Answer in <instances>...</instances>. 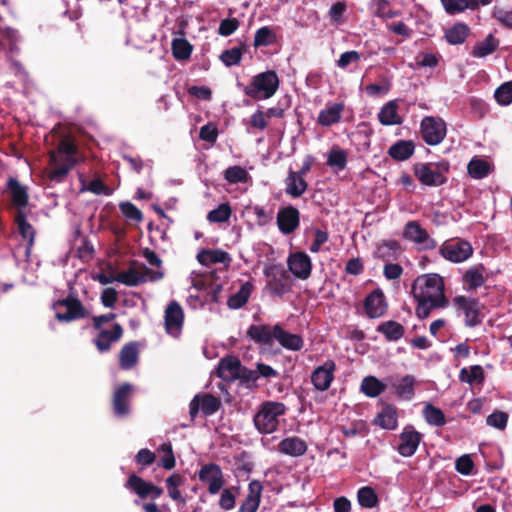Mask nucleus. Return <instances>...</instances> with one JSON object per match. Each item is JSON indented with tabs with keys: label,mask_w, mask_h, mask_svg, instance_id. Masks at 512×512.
Instances as JSON below:
<instances>
[{
	"label": "nucleus",
	"mask_w": 512,
	"mask_h": 512,
	"mask_svg": "<svg viewBox=\"0 0 512 512\" xmlns=\"http://www.w3.org/2000/svg\"><path fill=\"white\" fill-rule=\"evenodd\" d=\"M459 380L469 385H481L485 380V373L480 365H472L468 368L464 367L459 372Z\"/></svg>",
	"instance_id": "nucleus-46"
},
{
	"label": "nucleus",
	"mask_w": 512,
	"mask_h": 512,
	"mask_svg": "<svg viewBox=\"0 0 512 512\" xmlns=\"http://www.w3.org/2000/svg\"><path fill=\"white\" fill-rule=\"evenodd\" d=\"M241 362L235 356H227L220 360L218 365V375L224 380H234L240 376Z\"/></svg>",
	"instance_id": "nucleus-32"
},
{
	"label": "nucleus",
	"mask_w": 512,
	"mask_h": 512,
	"mask_svg": "<svg viewBox=\"0 0 512 512\" xmlns=\"http://www.w3.org/2000/svg\"><path fill=\"white\" fill-rule=\"evenodd\" d=\"M388 309L383 291L379 288L369 293L364 300V310L368 318H380Z\"/></svg>",
	"instance_id": "nucleus-22"
},
{
	"label": "nucleus",
	"mask_w": 512,
	"mask_h": 512,
	"mask_svg": "<svg viewBox=\"0 0 512 512\" xmlns=\"http://www.w3.org/2000/svg\"><path fill=\"white\" fill-rule=\"evenodd\" d=\"M411 295L416 302V316L421 320L428 318L432 310L444 309L449 305L444 278L437 273L418 276L412 283Z\"/></svg>",
	"instance_id": "nucleus-1"
},
{
	"label": "nucleus",
	"mask_w": 512,
	"mask_h": 512,
	"mask_svg": "<svg viewBox=\"0 0 512 512\" xmlns=\"http://www.w3.org/2000/svg\"><path fill=\"white\" fill-rule=\"evenodd\" d=\"M184 482L185 478L179 473H173L165 480L168 496L173 501L182 505L186 504V499L180 491V487L184 485Z\"/></svg>",
	"instance_id": "nucleus-39"
},
{
	"label": "nucleus",
	"mask_w": 512,
	"mask_h": 512,
	"mask_svg": "<svg viewBox=\"0 0 512 512\" xmlns=\"http://www.w3.org/2000/svg\"><path fill=\"white\" fill-rule=\"evenodd\" d=\"M220 406V400L212 394L196 395L189 404V414L192 420L200 410L206 416H210L216 413Z\"/></svg>",
	"instance_id": "nucleus-21"
},
{
	"label": "nucleus",
	"mask_w": 512,
	"mask_h": 512,
	"mask_svg": "<svg viewBox=\"0 0 512 512\" xmlns=\"http://www.w3.org/2000/svg\"><path fill=\"white\" fill-rule=\"evenodd\" d=\"M277 42V35L274 29L263 26L259 28L254 34L253 46L255 48L266 47L273 45Z\"/></svg>",
	"instance_id": "nucleus-54"
},
{
	"label": "nucleus",
	"mask_w": 512,
	"mask_h": 512,
	"mask_svg": "<svg viewBox=\"0 0 512 512\" xmlns=\"http://www.w3.org/2000/svg\"><path fill=\"white\" fill-rule=\"evenodd\" d=\"M487 280V271L483 264L470 266L462 275L463 288L466 291H476Z\"/></svg>",
	"instance_id": "nucleus-25"
},
{
	"label": "nucleus",
	"mask_w": 512,
	"mask_h": 512,
	"mask_svg": "<svg viewBox=\"0 0 512 512\" xmlns=\"http://www.w3.org/2000/svg\"><path fill=\"white\" fill-rule=\"evenodd\" d=\"M231 214L232 209L230 204L222 203L208 213L207 220L211 223H224L230 219Z\"/></svg>",
	"instance_id": "nucleus-58"
},
{
	"label": "nucleus",
	"mask_w": 512,
	"mask_h": 512,
	"mask_svg": "<svg viewBox=\"0 0 512 512\" xmlns=\"http://www.w3.org/2000/svg\"><path fill=\"white\" fill-rule=\"evenodd\" d=\"M139 360V347L136 342L125 344L119 352V365L123 370H130Z\"/></svg>",
	"instance_id": "nucleus-36"
},
{
	"label": "nucleus",
	"mask_w": 512,
	"mask_h": 512,
	"mask_svg": "<svg viewBox=\"0 0 512 512\" xmlns=\"http://www.w3.org/2000/svg\"><path fill=\"white\" fill-rule=\"evenodd\" d=\"M171 49L176 60H186L191 56L193 47L185 38H175L172 40Z\"/></svg>",
	"instance_id": "nucleus-56"
},
{
	"label": "nucleus",
	"mask_w": 512,
	"mask_h": 512,
	"mask_svg": "<svg viewBox=\"0 0 512 512\" xmlns=\"http://www.w3.org/2000/svg\"><path fill=\"white\" fill-rule=\"evenodd\" d=\"M399 412L395 405L382 403L380 411L373 419V424L381 429L393 431L398 427Z\"/></svg>",
	"instance_id": "nucleus-24"
},
{
	"label": "nucleus",
	"mask_w": 512,
	"mask_h": 512,
	"mask_svg": "<svg viewBox=\"0 0 512 512\" xmlns=\"http://www.w3.org/2000/svg\"><path fill=\"white\" fill-rule=\"evenodd\" d=\"M7 189L12 204L18 208V211H22L28 204L27 188L20 184L16 178L10 177L7 181Z\"/></svg>",
	"instance_id": "nucleus-31"
},
{
	"label": "nucleus",
	"mask_w": 512,
	"mask_h": 512,
	"mask_svg": "<svg viewBox=\"0 0 512 512\" xmlns=\"http://www.w3.org/2000/svg\"><path fill=\"white\" fill-rule=\"evenodd\" d=\"M377 332L384 335L388 341H397L401 339L405 333V328L402 324L396 321H385L377 326Z\"/></svg>",
	"instance_id": "nucleus-44"
},
{
	"label": "nucleus",
	"mask_w": 512,
	"mask_h": 512,
	"mask_svg": "<svg viewBox=\"0 0 512 512\" xmlns=\"http://www.w3.org/2000/svg\"><path fill=\"white\" fill-rule=\"evenodd\" d=\"M369 9L373 16L386 21L391 18H395L400 15V11L393 10L388 0H371L369 3Z\"/></svg>",
	"instance_id": "nucleus-43"
},
{
	"label": "nucleus",
	"mask_w": 512,
	"mask_h": 512,
	"mask_svg": "<svg viewBox=\"0 0 512 512\" xmlns=\"http://www.w3.org/2000/svg\"><path fill=\"white\" fill-rule=\"evenodd\" d=\"M422 440L423 434L417 431L413 425L408 424L399 434L397 452L403 457H411L416 453Z\"/></svg>",
	"instance_id": "nucleus-15"
},
{
	"label": "nucleus",
	"mask_w": 512,
	"mask_h": 512,
	"mask_svg": "<svg viewBox=\"0 0 512 512\" xmlns=\"http://www.w3.org/2000/svg\"><path fill=\"white\" fill-rule=\"evenodd\" d=\"M224 179L229 184H245L251 181V176L246 169L239 165L228 167L224 171Z\"/></svg>",
	"instance_id": "nucleus-53"
},
{
	"label": "nucleus",
	"mask_w": 512,
	"mask_h": 512,
	"mask_svg": "<svg viewBox=\"0 0 512 512\" xmlns=\"http://www.w3.org/2000/svg\"><path fill=\"white\" fill-rule=\"evenodd\" d=\"M387 385L375 376H367L361 382V391L370 398H375L382 394Z\"/></svg>",
	"instance_id": "nucleus-51"
},
{
	"label": "nucleus",
	"mask_w": 512,
	"mask_h": 512,
	"mask_svg": "<svg viewBox=\"0 0 512 512\" xmlns=\"http://www.w3.org/2000/svg\"><path fill=\"white\" fill-rule=\"evenodd\" d=\"M237 487L224 488L219 498V507L225 511L232 510L236 505Z\"/></svg>",
	"instance_id": "nucleus-59"
},
{
	"label": "nucleus",
	"mask_w": 512,
	"mask_h": 512,
	"mask_svg": "<svg viewBox=\"0 0 512 512\" xmlns=\"http://www.w3.org/2000/svg\"><path fill=\"white\" fill-rule=\"evenodd\" d=\"M263 273L267 278L265 289L270 295L282 297L292 290L293 281L282 266L275 264L267 265Z\"/></svg>",
	"instance_id": "nucleus-6"
},
{
	"label": "nucleus",
	"mask_w": 512,
	"mask_h": 512,
	"mask_svg": "<svg viewBox=\"0 0 512 512\" xmlns=\"http://www.w3.org/2000/svg\"><path fill=\"white\" fill-rule=\"evenodd\" d=\"M450 164L446 160L430 163H417L413 172L417 180L424 186L437 187L447 182Z\"/></svg>",
	"instance_id": "nucleus-5"
},
{
	"label": "nucleus",
	"mask_w": 512,
	"mask_h": 512,
	"mask_svg": "<svg viewBox=\"0 0 512 512\" xmlns=\"http://www.w3.org/2000/svg\"><path fill=\"white\" fill-rule=\"evenodd\" d=\"M402 236L405 240L414 243L420 250H433L437 247V241L416 220L408 221L404 225Z\"/></svg>",
	"instance_id": "nucleus-11"
},
{
	"label": "nucleus",
	"mask_w": 512,
	"mask_h": 512,
	"mask_svg": "<svg viewBox=\"0 0 512 512\" xmlns=\"http://www.w3.org/2000/svg\"><path fill=\"white\" fill-rule=\"evenodd\" d=\"M345 110L344 102H328L317 116V124L321 127H331L341 122Z\"/></svg>",
	"instance_id": "nucleus-23"
},
{
	"label": "nucleus",
	"mask_w": 512,
	"mask_h": 512,
	"mask_svg": "<svg viewBox=\"0 0 512 512\" xmlns=\"http://www.w3.org/2000/svg\"><path fill=\"white\" fill-rule=\"evenodd\" d=\"M133 386L129 383L120 385L113 394V410L117 416H125L129 413V404Z\"/></svg>",
	"instance_id": "nucleus-26"
},
{
	"label": "nucleus",
	"mask_w": 512,
	"mask_h": 512,
	"mask_svg": "<svg viewBox=\"0 0 512 512\" xmlns=\"http://www.w3.org/2000/svg\"><path fill=\"white\" fill-rule=\"evenodd\" d=\"M307 188L308 184L305 179L295 171L289 170L285 179L286 194L293 198H298L306 192Z\"/></svg>",
	"instance_id": "nucleus-34"
},
{
	"label": "nucleus",
	"mask_w": 512,
	"mask_h": 512,
	"mask_svg": "<svg viewBox=\"0 0 512 512\" xmlns=\"http://www.w3.org/2000/svg\"><path fill=\"white\" fill-rule=\"evenodd\" d=\"M398 102L397 100H391L387 102L378 113V120L384 126L400 125L403 122V118L398 113Z\"/></svg>",
	"instance_id": "nucleus-33"
},
{
	"label": "nucleus",
	"mask_w": 512,
	"mask_h": 512,
	"mask_svg": "<svg viewBox=\"0 0 512 512\" xmlns=\"http://www.w3.org/2000/svg\"><path fill=\"white\" fill-rule=\"evenodd\" d=\"M494 96L500 105H509L512 102V81L500 85L496 89Z\"/></svg>",
	"instance_id": "nucleus-61"
},
{
	"label": "nucleus",
	"mask_w": 512,
	"mask_h": 512,
	"mask_svg": "<svg viewBox=\"0 0 512 512\" xmlns=\"http://www.w3.org/2000/svg\"><path fill=\"white\" fill-rule=\"evenodd\" d=\"M280 80L273 70L258 73L251 82L244 86L243 93L254 100L271 98L279 88Z\"/></svg>",
	"instance_id": "nucleus-4"
},
{
	"label": "nucleus",
	"mask_w": 512,
	"mask_h": 512,
	"mask_svg": "<svg viewBox=\"0 0 512 512\" xmlns=\"http://www.w3.org/2000/svg\"><path fill=\"white\" fill-rule=\"evenodd\" d=\"M403 253V248L399 241L388 239L381 241L374 252V256L384 262L397 260Z\"/></svg>",
	"instance_id": "nucleus-29"
},
{
	"label": "nucleus",
	"mask_w": 512,
	"mask_h": 512,
	"mask_svg": "<svg viewBox=\"0 0 512 512\" xmlns=\"http://www.w3.org/2000/svg\"><path fill=\"white\" fill-rule=\"evenodd\" d=\"M53 308L55 316L60 322L68 323L90 316V311L72 294L55 302Z\"/></svg>",
	"instance_id": "nucleus-7"
},
{
	"label": "nucleus",
	"mask_w": 512,
	"mask_h": 512,
	"mask_svg": "<svg viewBox=\"0 0 512 512\" xmlns=\"http://www.w3.org/2000/svg\"><path fill=\"white\" fill-rule=\"evenodd\" d=\"M348 153L339 146H333L327 153L326 164L336 171H342L346 168Z\"/></svg>",
	"instance_id": "nucleus-47"
},
{
	"label": "nucleus",
	"mask_w": 512,
	"mask_h": 512,
	"mask_svg": "<svg viewBox=\"0 0 512 512\" xmlns=\"http://www.w3.org/2000/svg\"><path fill=\"white\" fill-rule=\"evenodd\" d=\"M199 137L201 140L214 144L218 138L217 126L209 122L200 128Z\"/></svg>",
	"instance_id": "nucleus-63"
},
{
	"label": "nucleus",
	"mask_w": 512,
	"mask_h": 512,
	"mask_svg": "<svg viewBox=\"0 0 512 512\" xmlns=\"http://www.w3.org/2000/svg\"><path fill=\"white\" fill-rule=\"evenodd\" d=\"M336 363L333 360H326L322 365L317 366L311 373V383L317 391H326L334 380Z\"/></svg>",
	"instance_id": "nucleus-18"
},
{
	"label": "nucleus",
	"mask_w": 512,
	"mask_h": 512,
	"mask_svg": "<svg viewBox=\"0 0 512 512\" xmlns=\"http://www.w3.org/2000/svg\"><path fill=\"white\" fill-rule=\"evenodd\" d=\"M95 331L92 343L100 353H106L112 346L120 341L124 330L119 323H113L111 328L100 325V328H93Z\"/></svg>",
	"instance_id": "nucleus-12"
},
{
	"label": "nucleus",
	"mask_w": 512,
	"mask_h": 512,
	"mask_svg": "<svg viewBox=\"0 0 512 512\" xmlns=\"http://www.w3.org/2000/svg\"><path fill=\"white\" fill-rule=\"evenodd\" d=\"M470 32V27L466 23L456 22L445 30L444 39L450 45H461L467 40Z\"/></svg>",
	"instance_id": "nucleus-37"
},
{
	"label": "nucleus",
	"mask_w": 512,
	"mask_h": 512,
	"mask_svg": "<svg viewBox=\"0 0 512 512\" xmlns=\"http://www.w3.org/2000/svg\"><path fill=\"white\" fill-rule=\"evenodd\" d=\"M163 276L160 270H152L145 265H132L127 270L119 272L115 279L126 286L133 287L148 281H158Z\"/></svg>",
	"instance_id": "nucleus-8"
},
{
	"label": "nucleus",
	"mask_w": 512,
	"mask_h": 512,
	"mask_svg": "<svg viewBox=\"0 0 512 512\" xmlns=\"http://www.w3.org/2000/svg\"><path fill=\"white\" fill-rule=\"evenodd\" d=\"M452 304L457 312L463 313L465 325L475 327L482 321L479 300L465 295H457L452 299Z\"/></svg>",
	"instance_id": "nucleus-13"
},
{
	"label": "nucleus",
	"mask_w": 512,
	"mask_h": 512,
	"mask_svg": "<svg viewBox=\"0 0 512 512\" xmlns=\"http://www.w3.org/2000/svg\"><path fill=\"white\" fill-rule=\"evenodd\" d=\"M446 14L450 16L462 14L471 10L468 0H440Z\"/></svg>",
	"instance_id": "nucleus-57"
},
{
	"label": "nucleus",
	"mask_w": 512,
	"mask_h": 512,
	"mask_svg": "<svg viewBox=\"0 0 512 512\" xmlns=\"http://www.w3.org/2000/svg\"><path fill=\"white\" fill-rule=\"evenodd\" d=\"M276 221L278 229L282 234H292L300 225V212L292 205L285 206L279 209Z\"/></svg>",
	"instance_id": "nucleus-20"
},
{
	"label": "nucleus",
	"mask_w": 512,
	"mask_h": 512,
	"mask_svg": "<svg viewBox=\"0 0 512 512\" xmlns=\"http://www.w3.org/2000/svg\"><path fill=\"white\" fill-rule=\"evenodd\" d=\"M415 378L412 375L403 376L392 385L395 395L402 400H411L415 394Z\"/></svg>",
	"instance_id": "nucleus-42"
},
{
	"label": "nucleus",
	"mask_w": 512,
	"mask_h": 512,
	"mask_svg": "<svg viewBox=\"0 0 512 512\" xmlns=\"http://www.w3.org/2000/svg\"><path fill=\"white\" fill-rule=\"evenodd\" d=\"M508 418L509 416L506 412L495 411L487 417L486 423L496 429L504 430L507 426Z\"/></svg>",
	"instance_id": "nucleus-62"
},
{
	"label": "nucleus",
	"mask_w": 512,
	"mask_h": 512,
	"mask_svg": "<svg viewBox=\"0 0 512 512\" xmlns=\"http://www.w3.org/2000/svg\"><path fill=\"white\" fill-rule=\"evenodd\" d=\"M253 290L251 282L247 281L241 285L240 289L227 300V305L231 309H239L243 307L249 300Z\"/></svg>",
	"instance_id": "nucleus-48"
},
{
	"label": "nucleus",
	"mask_w": 512,
	"mask_h": 512,
	"mask_svg": "<svg viewBox=\"0 0 512 512\" xmlns=\"http://www.w3.org/2000/svg\"><path fill=\"white\" fill-rule=\"evenodd\" d=\"M415 151V145L411 140H399L390 146L389 156L397 161L409 159Z\"/></svg>",
	"instance_id": "nucleus-40"
},
{
	"label": "nucleus",
	"mask_w": 512,
	"mask_h": 512,
	"mask_svg": "<svg viewBox=\"0 0 512 512\" xmlns=\"http://www.w3.org/2000/svg\"><path fill=\"white\" fill-rule=\"evenodd\" d=\"M15 222L18 226V231L24 240L28 242V249H30L35 240V230L32 225L27 221L26 214L19 210L15 217Z\"/></svg>",
	"instance_id": "nucleus-49"
},
{
	"label": "nucleus",
	"mask_w": 512,
	"mask_h": 512,
	"mask_svg": "<svg viewBox=\"0 0 512 512\" xmlns=\"http://www.w3.org/2000/svg\"><path fill=\"white\" fill-rule=\"evenodd\" d=\"M423 417L431 426L442 427L446 424V417L443 411L430 403L425 405Z\"/></svg>",
	"instance_id": "nucleus-55"
},
{
	"label": "nucleus",
	"mask_w": 512,
	"mask_h": 512,
	"mask_svg": "<svg viewBox=\"0 0 512 512\" xmlns=\"http://www.w3.org/2000/svg\"><path fill=\"white\" fill-rule=\"evenodd\" d=\"M78 147L71 135L63 136L56 149L49 152L50 170L49 179L55 182H61L68 172L76 164Z\"/></svg>",
	"instance_id": "nucleus-2"
},
{
	"label": "nucleus",
	"mask_w": 512,
	"mask_h": 512,
	"mask_svg": "<svg viewBox=\"0 0 512 512\" xmlns=\"http://www.w3.org/2000/svg\"><path fill=\"white\" fill-rule=\"evenodd\" d=\"M446 133V123L442 118L426 116L422 119L420 134L426 144L430 146L440 144L446 137Z\"/></svg>",
	"instance_id": "nucleus-10"
},
{
	"label": "nucleus",
	"mask_w": 512,
	"mask_h": 512,
	"mask_svg": "<svg viewBox=\"0 0 512 512\" xmlns=\"http://www.w3.org/2000/svg\"><path fill=\"white\" fill-rule=\"evenodd\" d=\"M125 488L136 494L140 499H157L163 494V489L148 482L136 474L128 477Z\"/></svg>",
	"instance_id": "nucleus-17"
},
{
	"label": "nucleus",
	"mask_w": 512,
	"mask_h": 512,
	"mask_svg": "<svg viewBox=\"0 0 512 512\" xmlns=\"http://www.w3.org/2000/svg\"><path fill=\"white\" fill-rule=\"evenodd\" d=\"M197 260L200 264L209 266L217 263H227L231 260L226 251L220 249H203L197 254Z\"/></svg>",
	"instance_id": "nucleus-41"
},
{
	"label": "nucleus",
	"mask_w": 512,
	"mask_h": 512,
	"mask_svg": "<svg viewBox=\"0 0 512 512\" xmlns=\"http://www.w3.org/2000/svg\"><path fill=\"white\" fill-rule=\"evenodd\" d=\"M491 164L481 158L474 157L470 160L467 166V171L473 179H482L488 176L491 172Z\"/></svg>",
	"instance_id": "nucleus-50"
},
{
	"label": "nucleus",
	"mask_w": 512,
	"mask_h": 512,
	"mask_svg": "<svg viewBox=\"0 0 512 512\" xmlns=\"http://www.w3.org/2000/svg\"><path fill=\"white\" fill-rule=\"evenodd\" d=\"M474 249L470 242L456 238L446 240L439 247V254L452 263H462L473 255Z\"/></svg>",
	"instance_id": "nucleus-9"
},
{
	"label": "nucleus",
	"mask_w": 512,
	"mask_h": 512,
	"mask_svg": "<svg viewBox=\"0 0 512 512\" xmlns=\"http://www.w3.org/2000/svg\"><path fill=\"white\" fill-rule=\"evenodd\" d=\"M246 50V44L240 42L238 46L224 50L220 54L219 59L226 67L237 66L241 63L243 54Z\"/></svg>",
	"instance_id": "nucleus-45"
},
{
	"label": "nucleus",
	"mask_w": 512,
	"mask_h": 512,
	"mask_svg": "<svg viewBox=\"0 0 512 512\" xmlns=\"http://www.w3.org/2000/svg\"><path fill=\"white\" fill-rule=\"evenodd\" d=\"M307 443L298 436L283 438L277 446V451L290 457H300L307 451Z\"/></svg>",
	"instance_id": "nucleus-30"
},
{
	"label": "nucleus",
	"mask_w": 512,
	"mask_h": 512,
	"mask_svg": "<svg viewBox=\"0 0 512 512\" xmlns=\"http://www.w3.org/2000/svg\"><path fill=\"white\" fill-rule=\"evenodd\" d=\"M288 270L300 280H307L312 273L311 258L305 252L291 253L287 258Z\"/></svg>",
	"instance_id": "nucleus-19"
},
{
	"label": "nucleus",
	"mask_w": 512,
	"mask_h": 512,
	"mask_svg": "<svg viewBox=\"0 0 512 512\" xmlns=\"http://www.w3.org/2000/svg\"><path fill=\"white\" fill-rule=\"evenodd\" d=\"M274 340L289 351H300L304 346V340L299 334L290 333L279 324L274 325Z\"/></svg>",
	"instance_id": "nucleus-28"
},
{
	"label": "nucleus",
	"mask_w": 512,
	"mask_h": 512,
	"mask_svg": "<svg viewBox=\"0 0 512 512\" xmlns=\"http://www.w3.org/2000/svg\"><path fill=\"white\" fill-rule=\"evenodd\" d=\"M263 486L260 481L253 480L248 484L247 494L239 506L238 512H257L262 496Z\"/></svg>",
	"instance_id": "nucleus-27"
},
{
	"label": "nucleus",
	"mask_w": 512,
	"mask_h": 512,
	"mask_svg": "<svg viewBox=\"0 0 512 512\" xmlns=\"http://www.w3.org/2000/svg\"><path fill=\"white\" fill-rule=\"evenodd\" d=\"M357 501L362 508L372 509L378 506L379 498L370 486L361 487L357 492Z\"/></svg>",
	"instance_id": "nucleus-52"
},
{
	"label": "nucleus",
	"mask_w": 512,
	"mask_h": 512,
	"mask_svg": "<svg viewBox=\"0 0 512 512\" xmlns=\"http://www.w3.org/2000/svg\"><path fill=\"white\" fill-rule=\"evenodd\" d=\"M247 335L255 343L271 346L274 341V326L251 325L247 330Z\"/></svg>",
	"instance_id": "nucleus-35"
},
{
	"label": "nucleus",
	"mask_w": 512,
	"mask_h": 512,
	"mask_svg": "<svg viewBox=\"0 0 512 512\" xmlns=\"http://www.w3.org/2000/svg\"><path fill=\"white\" fill-rule=\"evenodd\" d=\"M159 451L163 452L164 455L160 458L158 465L163 467L165 470H172L176 466V460L171 443H163L159 447Z\"/></svg>",
	"instance_id": "nucleus-60"
},
{
	"label": "nucleus",
	"mask_w": 512,
	"mask_h": 512,
	"mask_svg": "<svg viewBox=\"0 0 512 512\" xmlns=\"http://www.w3.org/2000/svg\"><path fill=\"white\" fill-rule=\"evenodd\" d=\"M492 17L505 27L512 28V9L505 10L495 7L492 12Z\"/></svg>",
	"instance_id": "nucleus-64"
},
{
	"label": "nucleus",
	"mask_w": 512,
	"mask_h": 512,
	"mask_svg": "<svg viewBox=\"0 0 512 512\" xmlns=\"http://www.w3.org/2000/svg\"><path fill=\"white\" fill-rule=\"evenodd\" d=\"M287 412L284 403L278 401H265L260 406L253 417L256 430L261 434H271L275 432L280 424V417Z\"/></svg>",
	"instance_id": "nucleus-3"
},
{
	"label": "nucleus",
	"mask_w": 512,
	"mask_h": 512,
	"mask_svg": "<svg viewBox=\"0 0 512 512\" xmlns=\"http://www.w3.org/2000/svg\"><path fill=\"white\" fill-rule=\"evenodd\" d=\"M500 45V40L493 34H488L482 41L476 42L471 50L474 58H485L493 54Z\"/></svg>",
	"instance_id": "nucleus-38"
},
{
	"label": "nucleus",
	"mask_w": 512,
	"mask_h": 512,
	"mask_svg": "<svg viewBox=\"0 0 512 512\" xmlns=\"http://www.w3.org/2000/svg\"><path fill=\"white\" fill-rule=\"evenodd\" d=\"M184 325V311L181 305L172 300L164 311V328L168 335L178 338L181 335Z\"/></svg>",
	"instance_id": "nucleus-14"
},
{
	"label": "nucleus",
	"mask_w": 512,
	"mask_h": 512,
	"mask_svg": "<svg viewBox=\"0 0 512 512\" xmlns=\"http://www.w3.org/2000/svg\"><path fill=\"white\" fill-rule=\"evenodd\" d=\"M198 478L202 483L207 485L208 492L211 495L219 493L225 484L224 475L220 466L214 463L203 465L198 472Z\"/></svg>",
	"instance_id": "nucleus-16"
}]
</instances>
